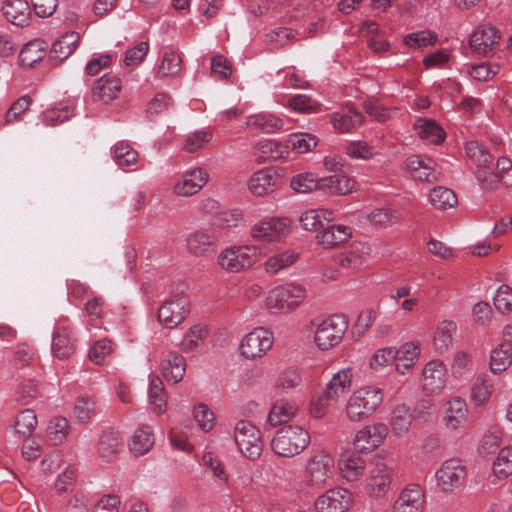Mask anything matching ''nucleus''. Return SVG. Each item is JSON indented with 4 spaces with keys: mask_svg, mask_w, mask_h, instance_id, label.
Listing matches in <instances>:
<instances>
[{
    "mask_svg": "<svg viewBox=\"0 0 512 512\" xmlns=\"http://www.w3.org/2000/svg\"><path fill=\"white\" fill-rule=\"evenodd\" d=\"M335 475V460L327 451L314 453L307 461L304 478L298 483L297 493L302 496L325 488Z\"/></svg>",
    "mask_w": 512,
    "mask_h": 512,
    "instance_id": "1",
    "label": "nucleus"
},
{
    "mask_svg": "<svg viewBox=\"0 0 512 512\" xmlns=\"http://www.w3.org/2000/svg\"><path fill=\"white\" fill-rule=\"evenodd\" d=\"M262 258V248L256 243L233 244L220 250L217 265L226 273L244 272Z\"/></svg>",
    "mask_w": 512,
    "mask_h": 512,
    "instance_id": "2",
    "label": "nucleus"
},
{
    "mask_svg": "<svg viewBox=\"0 0 512 512\" xmlns=\"http://www.w3.org/2000/svg\"><path fill=\"white\" fill-rule=\"evenodd\" d=\"M383 402L382 390L366 385L353 391L345 404V416L348 421L359 423L371 417Z\"/></svg>",
    "mask_w": 512,
    "mask_h": 512,
    "instance_id": "3",
    "label": "nucleus"
},
{
    "mask_svg": "<svg viewBox=\"0 0 512 512\" xmlns=\"http://www.w3.org/2000/svg\"><path fill=\"white\" fill-rule=\"evenodd\" d=\"M292 231V221L288 217L269 216L250 225L249 237L260 244H277L283 242Z\"/></svg>",
    "mask_w": 512,
    "mask_h": 512,
    "instance_id": "4",
    "label": "nucleus"
},
{
    "mask_svg": "<svg viewBox=\"0 0 512 512\" xmlns=\"http://www.w3.org/2000/svg\"><path fill=\"white\" fill-rule=\"evenodd\" d=\"M310 444V435L307 430L298 425H288L275 433L272 441V450L282 457H294L302 453Z\"/></svg>",
    "mask_w": 512,
    "mask_h": 512,
    "instance_id": "5",
    "label": "nucleus"
},
{
    "mask_svg": "<svg viewBox=\"0 0 512 512\" xmlns=\"http://www.w3.org/2000/svg\"><path fill=\"white\" fill-rule=\"evenodd\" d=\"M348 326L349 321L344 314H333L323 319L315 329V344L323 351L337 346L342 341Z\"/></svg>",
    "mask_w": 512,
    "mask_h": 512,
    "instance_id": "6",
    "label": "nucleus"
},
{
    "mask_svg": "<svg viewBox=\"0 0 512 512\" xmlns=\"http://www.w3.org/2000/svg\"><path fill=\"white\" fill-rule=\"evenodd\" d=\"M307 291L302 284L286 283L272 289L266 298V306L286 312L298 307L306 298Z\"/></svg>",
    "mask_w": 512,
    "mask_h": 512,
    "instance_id": "7",
    "label": "nucleus"
},
{
    "mask_svg": "<svg viewBox=\"0 0 512 512\" xmlns=\"http://www.w3.org/2000/svg\"><path fill=\"white\" fill-rule=\"evenodd\" d=\"M389 434L388 425L375 422L364 425L356 431L352 446L357 454L368 455L382 446Z\"/></svg>",
    "mask_w": 512,
    "mask_h": 512,
    "instance_id": "8",
    "label": "nucleus"
},
{
    "mask_svg": "<svg viewBox=\"0 0 512 512\" xmlns=\"http://www.w3.org/2000/svg\"><path fill=\"white\" fill-rule=\"evenodd\" d=\"M274 343L273 332L258 327L247 333L241 340L240 353L245 359L255 360L264 357Z\"/></svg>",
    "mask_w": 512,
    "mask_h": 512,
    "instance_id": "9",
    "label": "nucleus"
},
{
    "mask_svg": "<svg viewBox=\"0 0 512 512\" xmlns=\"http://www.w3.org/2000/svg\"><path fill=\"white\" fill-rule=\"evenodd\" d=\"M394 468L384 461H377L365 479V492L374 499L383 498L389 491Z\"/></svg>",
    "mask_w": 512,
    "mask_h": 512,
    "instance_id": "10",
    "label": "nucleus"
},
{
    "mask_svg": "<svg viewBox=\"0 0 512 512\" xmlns=\"http://www.w3.org/2000/svg\"><path fill=\"white\" fill-rule=\"evenodd\" d=\"M448 370L442 360L433 359L427 362L421 373L420 384L422 391L429 396L439 395L446 387Z\"/></svg>",
    "mask_w": 512,
    "mask_h": 512,
    "instance_id": "11",
    "label": "nucleus"
},
{
    "mask_svg": "<svg viewBox=\"0 0 512 512\" xmlns=\"http://www.w3.org/2000/svg\"><path fill=\"white\" fill-rule=\"evenodd\" d=\"M235 442L241 453L248 459H257L262 452L260 431L250 422H237L234 431Z\"/></svg>",
    "mask_w": 512,
    "mask_h": 512,
    "instance_id": "12",
    "label": "nucleus"
},
{
    "mask_svg": "<svg viewBox=\"0 0 512 512\" xmlns=\"http://www.w3.org/2000/svg\"><path fill=\"white\" fill-rule=\"evenodd\" d=\"M209 180V173L202 167H192L175 180L172 191L179 197H191L200 192Z\"/></svg>",
    "mask_w": 512,
    "mask_h": 512,
    "instance_id": "13",
    "label": "nucleus"
},
{
    "mask_svg": "<svg viewBox=\"0 0 512 512\" xmlns=\"http://www.w3.org/2000/svg\"><path fill=\"white\" fill-rule=\"evenodd\" d=\"M466 468L459 459L444 461L435 473L437 487L445 493L452 492L464 482Z\"/></svg>",
    "mask_w": 512,
    "mask_h": 512,
    "instance_id": "14",
    "label": "nucleus"
},
{
    "mask_svg": "<svg viewBox=\"0 0 512 512\" xmlns=\"http://www.w3.org/2000/svg\"><path fill=\"white\" fill-rule=\"evenodd\" d=\"M352 503L353 496L348 489L335 487L319 495L313 508L315 512H347Z\"/></svg>",
    "mask_w": 512,
    "mask_h": 512,
    "instance_id": "15",
    "label": "nucleus"
},
{
    "mask_svg": "<svg viewBox=\"0 0 512 512\" xmlns=\"http://www.w3.org/2000/svg\"><path fill=\"white\" fill-rule=\"evenodd\" d=\"M189 312V300L184 295H176L166 300L158 310V320L166 328L181 324Z\"/></svg>",
    "mask_w": 512,
    "mask_h": 512,
    "instance_id": "16",
    "label": "nucleus"
},
{
    "mask_svg": "<svg viewBox=\"0 0 512 512\" xmlns=\"http://www.w3.org/2000/svg\"><path fill=\"white\" fill-rule=\"evenodd\" d=\"M443 424L449 431L457 432L467 427L469 423L468 405L460 396H453L444 404Z\"/></svg>",
    "mask_w": 512,
    "mask_h": 512,
    "instance_id": "17",
    "label": "nucleus"
},
{
    "mask_svg": "<svg viewBox=\"0 0 512 512\" xmlns=\"http://www.w3.org/2000/svg\"><path fill=\"white\" fill-rule=\"evenodd\" d=\"M426 503L424 488L416 483L406 485L393 504V512H423Z\"/></svg>",
    "mask_w": 512,
    "mask_h": 512,
    "instance_id": "18",
    "label": "nucleus"
},
{
    "mask_svg": "<svg viewBox=\"0 0 512 512\" xmlns=\"http://www.w3.org/2000/svg\"><path fill=\"white\" fill-rule=\"evenodd\" d=\"M501 39L500 31L490 24L479 25L470 35L469 46L478 55H486Z\"/></svg>",
    "mask_w": 512,
    "mask_h": 512,
    "instance_id": "19",
    "label": "nucleus"
},
{
    "mask_svg": "<svg viewBox=\"0 0 512 512\" xmlns=\"http://www.w3.org/2000/svg\"><path fill=\"white\" fill-rule=\"evenodd\" d=\"M406 168L410 175L419 181L435 182L440 172L435 161L427 156L411 155L406 159Z\"/></svg>",
    "mask_w": 512,
    "mask_h": 512,
    "instance_id": "20",
    "label": "nucleus"
},
{
    "mask_svg": "<svg viewBox=\"0 0 512 512\" xmlns=\"http://www.w3.org/2000/svg\"><path fill=\"white\" fill-rule=\"evenodd\" d=\"M357 181L346 174H334L320 178L319 191L334 195L345 196L356 192Z\"/></svg>",
    "mask_w": 512,
    "mask_h": 512,
    "instance_id": "21",
    "label": "nucleus"
},
{
    "mask_svg": "<svg viewBox=\"0 0 512 512\" xmlns=\"http://www.w3.org/2000/svg\"><path fill=\"white\" fill-rule=\"evenodd\" d=\"M353 377L354 370L351 367L338 370L332 375L331 379L326 384L324 398L326 400L338 401L350 390Z\"/></svg>",
    "mask_w": 512,
    "mask_h": 512,
    "instance_id": "22",
    "label": "nucleus"
},
{
    "mask_svg": "<svg viewBox=\"0 0 512 512\" xmlns=\"http://www.w3.org/2000/svg\"><path fill=\"white\" fill-rule=\"evenodd\" d=\"M420 352L418 341L405 342L399 348H393L396 372L400 375L409 373L418 361Z\"/></svg>",
    "mask_w": 512,
    "mask_h": 512,
    "instance_id": "23",
    "label": "nucleus"
},
{
    "mask_svg": "<svg viewBox=\"0 0 512 512\" xmlns=\"http://www.w3.org/2000/svg\"><path fill=\"white\" fill-rule=\"evenodd\" d=\"M277 176L276 171L272 168L260 169L248 179V189L258 197L269 195L276 190Z\"/></svg>",
    "mask_w": 512,
    "mask_h": 512,
    "instance_id": "24",
    "label": "nucleus"
},
{
    "mask_svg": "<svg viewBox=\"0 0 512 512\" xmlns=\"http://www.w3.org/2000/svg\"><path fill=\"white\" fill-rule=\"evenodd\" d=\"M370 251L371 248L367 243H354L348 249L339 253L335 262L345 269H357L366 262Z\"/></svg>",
    "mask_w": 512,
    "mask_h": 512,
    "instance_id": "25",
    "label": "nucleus"
},
{
    "mask_svg": "<svg viewBox=\"0 0 512 512\" xmlns=\"http://www.w3.org/2000/svg\"><path fill=\"white\" fill-rule=\"evenodd\" d=\"M122 89L121 80L115 76L103 75L92 88V99L96 102L109 103L116 99Z\"/></svg>",
    "mask_w": 512,
    "mask_h": 512,
    "instance_id": "26",
    "label": "nucleus"
},
{
    "mask_svg": "<svg viewBox=\"0 0 512 512\" xmlns=\"http://www.w3.org/2000/svg\"><path fill=\"white\" fill-rule=\"evenodd\" d=\"M457 332V324L453 320H442L437 323L432 334V345L434 350L443 354L453 346L454 335Z\"/></svg>",
    "mask_w": 512,
    "mask_h": 512,
    "instance_id": "27",
    "label": "nucleus"
},
{
    "mask_svg": "<svg viewBox=\"0 0 512 512\" xmlns=\"http://www.w3.org/2000/svg\"><path fill=\"white\" fill-rule=\"evenodd\" d=\"M2 11L5 18L18 27L28 26L32 19L31 9L26 0H4Z\"/></svg>",
    "mask_w": 512,
    "mask_h": 512,
    "instance_id": "28",
    "label": "nucleus"
},
{
    "mask_svg": "<svg viewBox=\"0 0 512 512\" xmlns=\"http://www.w3.org/2000/svg\"><path fill=\"white\" fill-rule=\"evenodd\" d=\"M338 471L347 482H356L363 478L366 460L357 454H348L338 460Z\"/></svg>",
    "mask_w": 512,
    "mask_h": 512,
    "instance_id": "29",
    "label": "nucleus"
},
{
    "mask_svg": "<svg viewBox=\"0 0 512 512\" xmlns=\"http://www.w3.org/2000/svg\"><path fill=\"white\" fill-rule=\"evenodd\" d=\"M413 421L411 408L405 403L395 405L391 410L389 426L392 434L396 437H403L410 431Z\"/></svg>",
    "mask_w": 512,
    "mask_h": 512,
    "instance_id": "30",
    "label": "nucleus"
},
{
    "mask_svg": "<svg viewBox=\"0 0 512 512\" xmlns=\"http://www.w3.org/2000/svg\"><path fill=\"white\" fill-rule=\"evenodd\" d=\"M217 243L215 234L206 229H199L188 234L186 239L187 248L195 256L208 253Z\"/></svg>",
    "mask_w": 512,
    "mask_h": 512,
    "instance_id": "31",
    "label": "nucleus"
},
{
    "mask_svg": "<svg viewBox=\"0 0 512 512\" xmlns=\"http://www.w3.org/2000/svg\"><path fill=\"white\" fill-rule=\"evenodd\" d=\"M246 126L251 131L275 133L282 130L283 120L273 113L260 112L246 118Z\"/></svg>",
    "mask_w": 512,
    "mask_h": 512,
    "instance_id": "32",
    "label": "nucleus"
},
{
    "mask_svg": "<svg viewBox=\"0 0 512 512\" xmlns=\"http://www.w3.org/2000/svg\"><path fill=\"white\" fill-rule=\"evenodd\" d=\"M48 49L47 43L42 39H33L27 42L20 50L18 61L23 68H32L41 62Z\"/></svg>",
    "mask_w": 512,
    "mask_h": 512,
    "instance_id": "33",
    "label": "nucleus"
},
{
    "mask_svg": "<svg viewBox=\"0 0 512 512\" xmlns=\"http://www.w3.org/2000/svg\"><path fill=\"white\" fill-rule=\"evenodd\" d=\"M335 219V214L332 210L326 208L310 209L303 212L300 216V224L306 231H314L319 233L327 223Z\"/></svg>",
    "mask_w": 512,
    "mask_h": 512,
    "instance_id": "34",
    "label": "nucleus"
},
{
    "mask_svg": "<svg viewBox=\"0 0 512 512\" xmlns=\"http://www.w3.org/2000/svg\"><path fill=\"white\" fill-rule=\"evenodd\" d=\"M154 443L155 437L151 427L141 425L131 435L128 447L133 455L142 456L151 450Z\"/></svg>",
    "mask_w": 512,
    "mask_h": 512,
    "instance_id": "35",
    "label": "nucleus"
},
{
    "mask_svg": "<svg viewBox=\"0 0 512 512\" xmlns=\"http://www.w3.org/2000/svg\"><path fill=\"white\" fill-rule=\"evenodd\" d=\"M351 237V228L344 225L327 224L317 233V242L327 248L346 242Z\"/></svg>",
    "mask_w": 512,
    "mask_h": 512,
    "instance_id": "36",
    "label": "nucleus"
},
{
    "mask_svg": "<svg viewBox=\"0 0 512 512\" xmlns=\"http://www.w3.org/2000/svg\"><path fill=\"white\" fill-rule=\"evenodd\" d=\"M123 441L120 433L114 430H107L102 433L98 442V454L105 462L112 461L121 451Z\"/></svg>",
    "mask_w": 512,
    "mask_h": 512,
    "instance_id": "37",
    "label": "nucleus"
},
{
    "mask_svg": "<svg viewBox=\"0 0 512 512\" xmlns=\"http://www.w3.org/2000/svg\"><path fill=\"white\" fill-rule=\"evenodd\" d=\"M512 363V341L504 340L490 353L489 366L492 373L505 371Z\"/></svg>",
    "mask_w": 512,
    "mask_h": 512,
    "instance_id": "38",
    "label": "nucleus"
},
{
    "mask_svg": "<svg viewBox=\"0 0 512 512\" xmlns=\"http://www.w3.org/2000/svg\"><path fill=\"white\" fill-rule=\"evenodd\" d=\"M298 411V406L293 401L279 400L275 402L268 414L267 422L276 427L292 420Z\"/></svg>",
    "mask_w": 512,
    "mask_h": 512,
    "instance_id": "39",
    "label": "nucleus"
},
{
    "mask_svg": "<svg viewBox=\"0 0 512 512\" xmlns=\"http://www.w3.org/2000/svg\"><path fill=\"white\" fill-rule=\"evenodd\" d=\"M363 115L353 109L347 108L332 114L331 123L335 130L340 133H349L363 122Z\"/></svg>",
    "mask_w": 512,
    "mask_h": 512,
    "instance_id": "40",
    "label": "nucleus"
},
{
    "mask_svg": "<svg viewBox=\"0 0 512 512\" xmlns=\"http://www.w3.org/2000/svg\"><path fill=\"white\" fill-rule=\"evenodd\" d=\"M415 129L419 137L428 144L438 145L442 143L446 137L444 129L432 119H418Z\"/></svg>",
    "mask_w": 512,
    "mask_h": 512,
    "instance_id": "41",
    "label": "nucleus"
},
{
    "mask_svg": "<svg viewBox=\"0 0 512 512\" xmlns=\"http://www.w3.org/2000/svg\"><path fill=\"white\" fill-rule=\"evenodd\" d=\"M186 371V362L182 355L170 353L162 362V374L167 381L180 382Z\"/></svg>",
    "mask_w": 512,
    "mask_h": 512,
    "instance_id": "42",
    "label": "nucleus"
},
{
    "mask_svg": "<svg viewBox=\"0 0 512 512\" xmlns=\"http://www.w3.org/2000/svg\"><path fill=\"white\" fill-rule=\"evenodd\" d=\"M52 351L54 355L63 360L69 358L75 352L74 340L71 331L63 328L54 332L52 338Z\"/></svg>",
    "mask_w": 512,
    "mask_h": 512,
    "instance_id": "43",
    "label": "nucleus"
},
{
    "mask_svg": "<svg viewBox=\"0 0 512 512\" xmlns=\"http://www.w3.org/2000/svg\"><path fill=\"white\" fill-rule=\"evenodd\" d=\"M37 426V416L32 409L22 410L17 414L13 422V431L20 439H26L32 435Z\"/></svg>",
    "mask_w": 512,
    "mask_h": 512,
    "instance_id": "44",
    "label": "nucleus"
},
{
    "mask_svg": "<svg viewBox=\"0 0 512 512\" xmlns=\"http://www.w3.org/2000/svg\"><path fill=\"white\" fill-rule=\"evenodd\" d=\"M79 41L80 36L77 32L71 31L64 34L52 45L51 53L53 57L60 60L66 59L76 50Z\"/></svg>",
    "mask_w": 512,
    "mask_h": 512,
    "instance_id": "45",
    "label": "nucleus"
},
{
    "mask_svg": "<svg viewBox=\"0 0 512 512\" xmlns=\"http://www.w3.org/2000/svg\"><path fill=\"white\" fill-rule=\"evenodd\" d=\"M299 259V254L294 250H285L278 254L270 256L263 264V268L268 274H276L279 271L293 265Z\"/></svg>",
    "mask_w": 512,
    "mask_h": 512,
    "instance_id": "46",
    "label": "nucleus"
},
{
    "mask_svg": "<svg viewBox=\"0 0 512 512\" xmlns=\"http://www.w3.org/2000/svg\"><path fill=\"white\" fill-rule=\"evenodd\" d=\"M207 336V327L201 324H195L184 334L180 348L185 353L193 352L203 345Z\"/></svg>",
    "mask_w": 512,
    "mask_h": 512,
    "instance_id": "47",
    "label": "nucleus"
},
{
    "mask_svg": "<svg viewBox=\"0 0 512 512\" xmlns=\"http://www.w3.org/2000/svg\"><path fill=\"white\" fill-rule=\"evenodd\" d=\"M148 397L153 411L156 414H162L166 411L167 400L164 392L163 382L156 375L150 376Z\"/></svg>",
    "mask_w": 512,
    "mask_h": 512,
    "instance_id": "48",
    "label": "nucleus"
},
{
    "mask_svg": "<svg viewBox=\"0 0 512 512\" xmlns=\"http://www.w3.org/2000/svg\"><path fill=\"white\" fill-rule=\"evenodd\" d=\"M111 151L115 163L121 168L130 167L138 161V152L127 141H118Z\"/></svg>",
    "mask_w": 512,
    "mask_h": 512,
    "instance_id": "49",
    "label": "nucleus"
},
{
    "mask_svg": "<svg viewBox=\"0 0 512 512\" xmlns=\"http://www.w3.org/2000/svg\"><path fill=\"white\" fill-rule=\"evenodd\" d=\"M320 178L312 172H301L290 180V188L299 194H307L319 191Z\"/></svg>",
    "mask_w": 512,
    "mask_h": 512,
    "instance_id": "50",
    "label": "nucleus"
},
{
    "mask_svg": "<svg viewBox=\"0 0 512 512\" xmlns=\"http://www.w3.org/2000/svg\"><path fill=\"white\" fill-rule=\"evenodd\" d=\"M493 392V382L490 379L479 377L475 380L470 391V402L477 407L485 405Z\"/></svg>",
    "mask_w": 512,
    "mask_h": 512,
    "instance_id": "51",
    "label": "nucleus"
},
{
    "mask_svg": "<svg viewBox=\"0 0 512 512\" xmlns=\"http://www.w3.org/2000/svg\"><path fill=\"white\" fill-rule=\"evenodd\" d=\"M429 201L435 209L446 210L457 204V197L451 189L438 186L430 192Z\"/></svg>",
    "mask_w": 512,
    "mask_h": 512,
    "instance_id": "52",
    "label": "nucleus"
},
{
    "mask_svg": "<svg viewBox=\"0 0 512 512\" xmlns=\"http://www.w3.org/2000/svg\"><path fill=\"white\" fill-rule=\"evenodd\" d=\"M465 151L468 158L476 164L477 169L488 167L492 162L488 149L477 141L466 142Z\"/></svg>",
    "mask_w": 512,
    "mask_h": 512,
    "instance_id": "53",
    "label": "nucleus"
},
{
    "mask_svg": "<svg viewBox=\"0 0 512 512\" xmlns=\"http://www.w3.org/2000/svg\"><path fill=\"white\" fill-rule=\"evenodd\" d=\"M96 413V402L93 397L82 395L76 399L73 415L79 423L88 422Z\"/></svg>",
    "mask_w": 512,
    "mask_h": 512,
    "instance_id": "54",
    "label": "nucleus"
},
{
    "mask_svg": "<svg viewBox=\"0 0 512 512\" xmlns=\"http://www.w3.org/2000/svg\"><path fill=\"white\" fill-rule=\"evenodd\" d=\"M203 465L211 474L218 485H225L228 482L229 475L226 472L223 463L210 452L202 457Z\"/></svg>",
    "mask_w": 512,
    "mask_h": 512,
    "instance_id": "55",
    "label": "nucleus"
},
{
    "mask_svg": "<svg viewBox=\"0 0 512 512\" xmlns=\"http://www.w3.org/2000/svg\"><path fill=\"white\" fill-rule=\"evenodd\" d=\"M438 36L431 30H421L407 34L403 38V44L411 49L424 48L434 45Z\"/></svg>",
    "mask_w": 512,
    "mask_h": 512,
    "instance_id": "56",
    "label": "nucleus"
},
{
    "mask_svg": "<svg viewBox=\"0 0 512 512\" xmlns=\"http://www.w3.org/2000/svg\"><path fill=\"white\" fill-rule=\"evenodd\" d=\"M493 475L498 479H505L512 473V448H502L494 463H493Z\"/></svg>",
    "mask_w": 512,
    "mask_h": 512,
    "instance_id": "57",
    "label": "nucleus"
},
{
    "mask_svg": "<svg viewBox=\"0 0 512 512\" xmlns=\"http://www.w3.org/2000/svg\"><path fill=\"white\" fill-rule=\"evenodd\" d=\"M69 424L66 418L55 417L47 426V437L53 445H59L67 438Z\"/></svg>",
    "mask_w": 512,
    "mask_h": 512,
    "instance_id": "58",
    "label": "nucleus"
},
{
    "mask_svg": "<svg viewBox=\"0 0 512 512\" xmlns=\"http://www.w3.org/2000/svg\"><path fill=\"white\" fill-rule=\"evenodd\" d=\"M114 351L113 342L107 338L96 341L89 350V359L97 364L103 365Z\"/></svg>",
    "mask_w": 512,
    "mask_h": 512,
    "instance_id": "59",
    "label": "nucleus"
},
{
    "mask_svg": "<svg viewBox=\"0 0 512 512\" xmlns=\"http://www.w3.org/2000/svg\"><path fill=\"white\" fill-rule=\"evenodd\" d=\"M212 134L208 130H196L188 134L182 144V150L188 153H194L202 149L210 140Z\"/></svg>",
    "mask_w": 512,
    "mask_h": 512,
    "instance_id": "60",
    "label": "nucleus"
},
{
    "mask_svg": "<svg viewBox=\"0 0 512 512\" xmlns=\"http://www.w3.org/2000/svg\"><path fill=\"white\" fill-rule=\"evenodd\" d=\"M181 69V58L173 51L165 52L157 69V76L164 78L175 76Z\"/></svg>",
    "mask_w": 512,
    "mask_h": 512,
    "instance_id": "61",
    "label": "nucleus"
},
{
    "mask_svg": "<svg viewBox=\"0 0 512 512\" xmlns=\"http://www.w3.org/2000/svg\"><path fill=\"white\" fill-rule=\"evenodd\" d=\"M73 114L72 109L67 105L46 109L43 113V122L47 126H56L67 121Z\"/></svg>",
    "mask_w": 512,
    "mask_h": 512,
    "instance_id": "62",
    "label": "nucleus"
},
{
    "mask_svg": "<svg viewBox=\"0 0 512 512\" xmlns=\"http://www.w3.org/2000/svg\"><path fill=\"white\" fill-rule=\"evenodd\" d=\"M345 153L353 159L368 160L376 155L374 148L365 141H350L345 147Z\"/></svg>",
    "mask_w": 512,
    "mask_h": 512,
    "instance_id": "63",
    "label": "nucleus"
},
{
    "mask_svg": "<svg viewBox=\"0 0 512 512\" xmlns=\"http://www.w3.org/2000/svg\"><path fill=\"white\" fill-rule=\"evenodd\" d=\"M496 310L502 314L512 312V288L508 285H501L493 298Z\"/></svg>",
    "mask_w": 512,
    "mask_h": 512,
    "instance_id": "64",
    "label": "nucleus"
}]
</instances>
